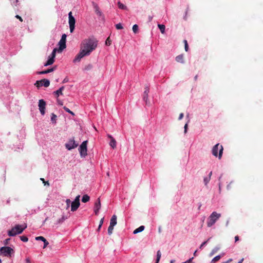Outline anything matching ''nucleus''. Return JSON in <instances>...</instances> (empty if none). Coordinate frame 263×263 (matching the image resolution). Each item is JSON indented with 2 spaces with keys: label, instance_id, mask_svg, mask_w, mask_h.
Segmentation results:
<instances>
[{
  "label": "nucleus",
  "instance_id": "f257e3e1",
  "mask_svg": "<svg viewBox=\"0 0 263 263\" xmlns=\"http://www.w3.org/2000/svg\"><path fill=\"white\" fill-rule=\"evenodd\" d=\"M98 42V40L95 38L84 40L81 44L80 50L88 56L96 49Z\"/></svg>",
  "mask_w": 263,
  "mask_h": 263
},
{
  "label": "nucleus",
  "instance_id": "f03ea898",
  "mask_svg": "<svg viewBox=\"0 0 263 263\" xmlns=\"http://www.w3.org/2000/svg\"><path fill=\"white\" fill-rule=\"evenodd\" d=\"M26 228L27 224L26 223L23 224H16L8 231V235L11 237L15 236L17 234H21Z\"/></svg>",
  "mask_w": 263,
  "mask_h": 263
},
{
  "label": "nucleus",
  "instance_id": "7ed1b4c3",
  "mask_svg": "<svg viewBox=\"0 0 263 263\" xmlns=\"http://www.w3.org/2000/svg\"><path fill=\"white\" fill-rule=\"evenodd\" d=\"M221 217V214L213 212L207 219V226L211 227Z\"/></svg>",
  "mask_w": 263,
  "mask_h": 263
},
{
  "label": "nucleus",
  "instance_id": "20e7f679",
  "mask_svg": "<svg viewBox=\"0 0 263 263\" xmlns=\"http://www.w3.org/2000/svg\"><path fill=\"white\" fill-rule=\"evenodd\" d=\"M223 149L222 146L217 143L212 148V154L216 157H218L219 159H220L222 155Z\"/></svg>",
  "mask_w": 263,
  "mask_h": 263
},
{
  "label": "nucleus",
  "instance_id": "39448f33",
  "mask_svg": "<svg viewBox=\"0 0 263 263\" xmlns=\"http://www.w3.org/2000/svg\"><path fill=\"white\" fill-rule=\"evenodd\" d=\"M66 37L67 36L66 34H63L60 41L58 43V45L59 48H57V52L61 53L63 50L66 48Z\"/></svg>",
  "mask_w": 263,
  "mask_h": 263
},
{
  "label": "nucleus",
  "instance_id": "423d86ee",
  "mask_svg": "<svg viewBox=\"0 0 263 263\" xmlns=\"http://www.w3.org/2000/svg\"><path fill=\"white\" fill-rule=\"evenodd\" d=\"M87 141H84L80 145L79 151L81 157H85L87 155Z\"/></svg>",
  "mask_w": 263,
  "mask_h": 263
},
{
  "label": "nucleus",
  "instance_id": "0eeeda50",
  "mask_svg": "<svg viewBox=\"0 0 263 263\" xmlns=\"http://www.w3.org/2000/svg\"><path fill=\"white\" fill-rule=\"evenodd\" d=\"M56 52L57 48H54L51 54L49 55L48 60L44 64V66L51 65L54 63Z\"/></svg>",
  "mask_w": 263,
  "mask_h": 263
},
{
  "label": "nucleus",
  "instance_id": "6e6552de",
  "mask_svg": "<svg viewBox=\"0 0 263 263\" xmlns=\"http://www.w3.org/2000/svg\"><path fill=\"white\" fill-rule=\"evenodd\" d=\"M68 17L70 31V32L72 33L74 29L76 21L74 17L72 15L71 12L68 13Z\"/></svg>",
  "mask_w": 263,
  "mask_h": 263
},
{
  "label": "nucleus",
  "instance_id": "1a4fd4ad",
  "mask_svg": "<svg viewBox=\"0 0 263 263\" xmlns=\"http://www.w3.org/2000/svg\"><path fill=\"white\" fill-rule=\"evenodd\" d=\"M0 251L5 256H10L13 250L9 247H3L1 248Z\"/></svg>",
  "mask_w": 263,
  "mask_h": 263
},
{
  "label": "nucleus",
  "instance_id": "9d476101",
  "mask_svg": "<svg viewBox=\"0 0 263 263\" xmlns=\"http://www.w3.org/2000/svg\"><path fill=\"white\" fill-rule=\"evenodd\" d=\"M78 145V144L76 143L73 138L70 139L68 142L65 144L66 148L69 151L76 148Z\"/></svg>",
  "mask_w": 263,
  "mask_h": 263
},
{
  "label": "nucleus",
  "instance_id": "9b49d317",
  "mask_svg": "<svg viewBox=\"0 0 263 263\" xmlns=\"http://www.w3.org/2000/svg\"><path fill=\"white\" fill-rule=\"evenodd\" d=\"M46 104V102L44 100L41 99L39 100V108L41 115L43 116L45 114Z\"/></svg>",
  "mask_w": 263,
  "mask_h": 263
},
{
  "label": "nucleus",
  "instance_id": "f8f14e48",
  "mask_svg": "<svg viewBox=\"0 0 263 263\" xmlns=\"http://www.w3.org/2000/svg\"><path fill=\"white\" fill-rule=\"evenodd\" d=\"M87 56L86 53H84L82 51L80 50L79 53L76 56L74 59L73 60V63H77L80 62L82 58L83 57Z\"/></svg>",
  "mask_w": 263,
  "mask_h": 263
},
{
  "label": "nucleus",
  "instance_id": "ddd939ff",
  "mask_svg": "<svg viewBox=\"0 0 263 263\" xmlns=\"http://www.w3.org/2000/svg\"><path fill=\"white\" fill-rule=\"evenodd\" d=\"M101 201L100 198H98L96 201L94 207V212L96 215H98L99 210L101 209Z\"/></svg>",
  "mask_w": 263,
  "mask_h": 263
},
{
  "label": "nucleus",
  "instance_id": "4468645a",
  "mask_svg": "<svg viewBox=\"0 0 263 263\" xmlns=\"http://www.w3.org/2000/svg\"><path fill=\"white\" fill-rule=\"evenodd\" d=\"M41 82V86H44L45 87H47L50 85V81L47 79H43L41 81H37V83Z\"/></svg>",
  "mask_w": 263,
  "mask_h": 263
},
{
  "label": "nucleus",
  "instance_id": "2eb2a0df",
  "mask_svg": "<svg viewBox=\"0 0 263 263\" xmlns=\"http://www.w3.org/2000/svg\"><path fill=\"white\" fill-rule=\"evenodd\" d=\"M80 203L72 201L71 203V211L72 212L76 211L79 207Z\"/></svg>",
  "mask_w": 263,
  "mask_h": 263
},
{
  "label": "nucleus",
  "instance_id": "dca6fc26",
  "mask_svg": "<svg viewBox=\"0 0 263 263\" xmlns=\"http://www.w3.org/2000/svg\"><path fill=\"white\" fill-rule=\"evenodd\" d=\"M108 137L110 139V141L109 142V145L112 148H115L116 147V141L115 139L111 136L108 135Z\"/></svg>",
  "mask_w": 263,
  "mask_h": 263
},
{
  "label": "nucleus",
  "instance_id": "f3484780",
  "mask_svg": "<svg viewBox=\"0 0 263 263\" xmlns=\"http://www.w3.org/2000/svg\"><path fill=\"white\" fill-rule=\"evenodd\" d=\"M149 93V88L146 87L145 88V90L143 93V99L145 102L146 104L147 103L148 94Z\"/></svg>",
  "mask_w": 263,
  "mask_h": 263
},
{
  "label": "nucleus",
  "instance_id": "a211bd4d",
  "mask_svg": "<svg viewBox=\"0 0 263 263\" xmlns=\"http://www.w3.org/2000/svg\"><path fill=\"white\" fill-rule=\"evenodd\" d=\"M92 4H93V8L95 10V12L97 14V15H98L99 16H101L102 13L101 11H100L98 5L95 3H93Z\"/></svg>",
  "mask_w": 263,
  "mask_h": 263
},
{
  "label": "nucleus",
  "instance_id": "6ab92c4d",
  "mask_svg": "<svg viewBox=\"0 0 263 263\" xmlns=\"http://www.w3.org/2000/svg\"><path fill=\"white\" fill-rule=\"evenodd\" d=\"M117 224V216L115 215H114L110 219V226H115Z\"/></svg>",
  "mask_w": 263,
  "mask_h": 263
},
{
  "label": "nucleus",
  "instance_id": "aec40b11",
  "mask_svg": "<svg viewBox=\"0 0 263 263\" xmlns=\"http://www.w3.org/2000/svg\"><path fill=\"white\" fill-rule=\"evenodd\" d=\"M54 69H55L54 68H51L48 69L46 70L40 71L38 72V74H47V73H48L53 71Z\"/></svg>",
  "mask_w": 263,
  "mask_h": 263
},
{
  "label": "nucleus",
  "instance_id": "412c9836",
  "mask_svg": "<svg viewBox=\"0 0 263 263\" xmlns=\"http://www.w3.org/2000/svg\"><path fill=\"white\" fill-rule=\"evenodd\" d=\"M144 228H145V227H144V226H141L139 228H138L136 229H135L133 233L134 234H137L138 233L141 232H142L144 230Z\"/></svg>",
  "mask_w": 263,
  "mask_h": 263
},
{
  "label": "nucleus",
  "instance_id": "4be33fe9",
  "mask_svg": "<svg viewBox=\"0 0 263 263\" xmlns=\"http://www.w3.org/2000/svg\"><path fill=\"white\" fill-rule=\"evenodd\" d=\"M224 255V253H222V254H221V255H217L216 256H215L212 259L211 263H215L216 261L219 260L220 259V258L222 256H223Z\"/></svg>",
  "mask_w": 263,
  "mask_h": 263
},
{
  "label": "nucleus",
  "instance_id": "5701e85b",
  "mask_svg": "<svg viewBox=\"0 0 263 263\" xmlns=\"http://www.w3.org/2000/svg\"><path fill=\"white\" fill-rule=\"evenodd\" d=\"M176 61L177 62L183 63L184 60H183V55L182 54H180L176 57Z\"/></svg>",
  "mask_w": 263,
  "mask_h": 263
},
{
  "label": "nucleus",
  "instance_id": "b1692460",
  "mask_svg": "<svg viewBox=\"0 0 263 263\" xmlns=\"http://www.w3.org/2000/svg\"><path fill=\"white\" fill-rule=\"evenodd\" d=\"M64 86H62L60 87L58 90L54 92V93L56 95L57 97H58L60 95H63L62 91L64 89Z\"/></svg>",
  "mask_w": 263,
  "mask_h": 263
},
{
  "label": "nucleus",
  "instance_id": "393cba45",
  "mask_svg": "<svg viewBox=\"0 0 263 263\" xmlns=\"http://www.w3.org/2000/svg\"><path fill=\"white\" fill-rule=\"evenodd\" d=\"M212 172H211L209 173V176L208 177L204 178L203 181H204V183L205 185H206L208 184V183L209 182V181L211 179V176L212 175Z\"/></svg>",
  "mask_w": 263,
  "mask_h": 263
},
{
  "label": "nucleus",
  "instance_id": "a878e982",
  "mask_svg": "<svg viewBox=\"0 0 263 263\" xmlns=\"http://www.w3.org/2000/svg\"><path fill=\"white\" fill-rule=\"evenodd\" d=\"M67 217H65V216L63 215L62 217L60 218H59L57 222H56V224L57 225H59L62 223H63L66 219Z\"/></svg>",
  "mask_w": 263,
  "mask_h": 263
},
{
  "label": "nucleus",
  "instance_id": "bb28decb",
  "mask_svg": "<svg viewBox=\"0 0 263 263\" xmlns=\"http://www.w3.org/2000/svg\"><path fill=\"white\" fill-rule=\"evenodd\" d=\"M90 199V197L87 195H84L83 196L82 198V201L84 203L88 202Z\"/></svg>",
  "mask_w": 263,
  "mask_h": 263
},
{
  "label": "nucleus",
  "instance_id": "cd10ccee",
  "mask_svg": "<svg viewBox=\"0 0 263 263\" xmlns=\"http://www.w3.org/2000/svg\"><path fill=\"white\" fill-rule=\"evenodd\" d=\"M220 249V247H215L211 252L210 254V256H213L215 253H216Z\"/></svg>",
  "mask_w": 263,
  "mask_h": 263
},
{
  "label": "nucleus",
  "instance_id": "c85d7f7f",
  "mask_svg": "<svg viewBox=\"0 0 263 263\" xmlns=\"http://www.w3.org/2000/svg\"><path fill=\"white\" fill-rule=\"evenodd\" d=\"M161 256V253L160 250H158L157 252V258L156 263H158L160 261Z\"/></svg>",
  "mask_w": 263,
  "mask_h": 263
},
{
  "label": "nucleus",
  "instance_id": "c756f323",
  "mask_svg": "<svg viewBox=\"0 0 263 263\" xmlns=\"http://www.w3.org/2000/svg\"><path fill=\"white\" fill-rule=\"evenodd\" d=\"M118 5L119 8L121 9L126 10L127 9V7L123 4L121 3L120 2L118 3Z\"/></svg>",
  "mask_w": 263,
  "mask_h": 263
},
{
  "label": "nucleus",
  "instance_id": "7c9ffc66",
  "mask_svg": "<svg viewBox=\"0 0 263 263\" xmlns=\"http://www.w3.org/2000/svg\"><path fill=\"white\" fill-rule=\"evenodd\" d=\"M111 42H112V39H111V36L110 35L106 39V40L105 41V45L106 46H109L111 45Z\"/></svg>",
  "mask_w": 263,
  "mask_h": 263
},
{
  "label": "nucleus",
  "instance_id": "2f4dec72",
  "mask_svg": "<svg viewBox=\"0 0 263 263\" xmlns=\"http://www.w3.org/2000/svg\"><path fill=\"white\" fill-rule=\"evenodd\" d=\"M158 27L160 29V30L161 33H164L165 29V25H164L163 24H159L158 25Z\"/></svg>",
  "mask_w": 263,
  "mask_h": 263
},
{
  "label": "nucleus",
  "instance_id": "473e14b6",
  "mask_svg": "<svg viewBox=\"0 0 263 263\" xmlns=\"http://www.w3.org/2000/svg\"><path fill=\"white\" fill-rule=\"evenodd\" d=\"M57 116L52 113L51 116V121L52 123H56Z\"/></svg>",
  "mask_w": 263,
  "mask_h": 263
},
{
  "label": "nucleus",
  "instance_id": "72a5a7b5",
  "mask_svg": "<svg viewBox=\"0 0 263 263\" xmlns=\"http://www.w3.org/2000/svg\"><path fill=\"white\" fill-rule=\"evenodd\" d=\"M92 66L91 64H88L86 66H85L84 68V70H86V71H88V70H90L92 69Z\"/></svg>",
  "mask_w": 263,
  "mask_h": 263
},
{
  "label": "nucleus",
  "instance_id": "f704fd0d",
  "mask_svg": "<svg viewBox=\"0 0 263 263\" xmlns=\"http://www.w3.org/2000/svg\"><path fill=\"white\" fill-rule=\"evenodd\" d=\"M114 226H110L108 228V233L109 235H111L112 233L114 230Z\"/></svg>",
  "mask_w": 263,
  "mask_h": 263
},
{
  "label": "nucleus",
  "instance_id": "c9c22d12",
  "mask_svg": "<svg viewBox=\"0 0 263 263\" xmlns=\"http://www.w3.org/2000/svg\"><path fill=\"white\" fill-rule=\"evenodd\" d=\"M20 238L21 240L23 242H27L28 241V237L25 236H21Z\"/></svg>",
  "mask_w": 263,
  "mask_h": 263
},
{
  "label": "nucleus",
  "instance_id": "e433bc0d",
  "mask_svg": "<svg viewBox=\"0 0 263 263\" xmlns=\"http://www.w3.org/2000/svg\"><path fill=\"white\" fill-rule=\"evenodd\" d=\"M66 209H68L70 207V206H71V201L69 199H67L66 200Z\"/></svg>",
  "mask_w": 263,
  "mask_h": 263
},
{
  "label": "nucleus",
  "instance_id": "4c0bfd02",
  "mask_svg": "<svg viewBox=\"0 0 263 263\" xmlns=\"http://www.w3.org/2000/svg\"><path fill=\"white\" fill-rule=\"evenodd\" d=\"M210 239V238H209L206 241H205L204 242H203L201 245L199 247V249H202L203 248V247L207 243V242H208V241Z\"/></svg>",
  "mask_w": 263,
  "mask_h": 263
},
{
  "label": "nucleus",
  "instance_id": "58836bf2",
  "mask_svg": "<svg viewBox=\"0 0 263 263\" xmlns=\"http://www.w3.org/2000/svg\"><path fill=\"white\" fill-rule=\"evenodd\" d=\"M35 239L36 240H41L42 241L45 240V238L43 236H37Z\"/></svg>",
  "mask_w": 263,
  "mask_h": 263
},
{
  "label": "nucleus",
  "instance_id": "ea45409f",
  "mask_svg": "<svg viewBox=\"0 0 263 263\" xmlns=\"http://www.w3.org/2000/svg\"><path fill=\"white\" fill-rule=\"evenodd\" d=\"M138 29V26L136 24L134 25L133 27V31L134 33H136Z\"/></svg>",
  "mask_w": 263,
  "mask_h": 263
},
{
  "label": "nucleus",
  "instance_id": "a19ab883",
  "mask_svg": "<svg viewBox=\"0 0 263 263\" xmlns=\"http://www.w3.org/2000/svg\"><path fill=\"white\" fill-rule=\"evenodd\" d=\"M184 46H185V50L186 51H187L188 50H189V46H188V44H187V41L186 40H184Z\"/></svg>",
  "mask_w": 263,
  "mask_h": 263
},
{
  "label": "nucleus",
  "instance_id": "79ce46f5",
  "mask_svg": "<svg viewBox=\"0 0 263 263\" xmlns=\"http://www.w3.org/2000/svg\"><path fill=\"white\" fill-rule=\"evenodd\" d=\"M80 195L77 196L76 197V198H75V199L74 200V201H74L75 202H77V203H80Z\"/></svg>",
  "mask_w": 263,
  "mask_h": 263
},
{
  "label": "nucleus",
  "instance_id": "37998d69",
  "mask_svg": "<svg viewBox=\"0 0 263 263\" xmlns=\"http://www.w3.org/2000/svg\"><path fill=\"white\" fill-rule=\"evenodd\" d=\"M44 242V246H43V248H45L49 244V242L46 240V239H45V240L43 241Z\"/></svg>",
  "mask_w": 263,
  "mask_h": 263
},
{
  "label": "nucleus",
  "instance_id": "c03bdc74",
  "mask_svg": "<svg viewBox=\"0 0 263 263\" xmlns=\"http://www.w3.org/2000/svg\"><path fill=\"white\" fill-rule=\"evenodd\" d=\"M116 27L117 29H120L123 28L122 25L120 23L117 24Z\"/></svg>",
  "mask_w": 263,
  "mask_h": 263
},
{
  "label": "nucleus",
  "instance_id": "a18cd8bd",
  "mask_svg": "<svg viewBox=\"0 0 263 263\" xmlns=\"http://www.w3.org/2000/svg\"><path fill=\"white\" fill-rule=\"evenodd\" d=\"M41 180L43 181V183H44L45 185H46V184L49 185V183H48V182H46L44 178H41Z\"/></svg>",
  "mask_w": 263,
  "mask_h": 263
},
{
  "label": "nucleus",
  "instance_id": "49530a36",
  "mask_svg": "<svg viewBox=\"0 0 263 263\" xmlns=\"http://www.w3.org/2000/svg\"><path fill=\"white\" fill-rule=\"evenodd\" d=\"M63 109H64V110H65V111H66L67 112H68V113H69V112H70V111H71V110H70L68 108H67V107L64 106V107H63Z\"/></svg>",
  "mask_w": 263,
  "mask_h": 263
},
{
  "label": "nucleus",
  "instance_id": "de8ad7c7",
  "mask_svg": "<svg viewBox=\"0 0 263 263\" xmlns=\"http://www.w3.org/2000/svg\"><path fill=\"white\" fill-rule=\"evenodd\" d=\"M16 18L18 19L21 22L23 21V18L18 15H16L15 16Z\"/></svg>",
  "mask_w": 263,
  "mask_h": 263
},
{
  "label": "nucleus",
  "instance_id": "09e8293b",
  "mask_svg": "<svg viewBox=\"0 0 263 263\" xmlns=\"http://www.w3.org/2000/svg\"><path fill=\"white\" fill-rule=\"evenodd\" d=\"M188 124L187 123H186L184 125V133L186 134L187 132V129Z\"/></svg>",
  "mask_w": 263,
  "mask_h": 263
},
{
  "label": "nucleus",
  "instance_id": "8fccbe9b",
  "mask_svg": "<svg viewBox=\"0 0 263 263\" xmlns=\"http://www.w3.org/2000/svg\"><path fill=\"white\" fill-rule=\"evenodd\" d=\"M193 259V257L189 259H188L187 260H186V261H185L184 262H186V263H192Z\"/></svg>",
  "mask_w": 263,
  "mask_h": 263
},
{
  "label": "nucleus",
  "instance_id": "3c124183",
  "mask_svg": "<svg viewBox=\"0 0 263 263\" xmlns=\"http://www.w3.org/2000/svg\"><path fill=\"white\" fill-rule=\"evenodd\" d=\"M183 116H184V115H183V113H181V114H180L179 116V118H178V119H179V120H181V119L183 118Z\"/></svg>",
  "mask_w": 263,
  "mask_h": 263
},
{
  "label": "nucleus",
  "instance_id": "603ef678",
  "mask_svg": "<svg viewBox=\"0 0 263 263\" xmlns=\"http://www.w3.org/2000/svg\"><path fill=\"white\" fill-rule=\"evenodd\" d=\"M35 85L37 87H40L41 86V82H39L38 83H37V81H36L35 83Z\"/></svg>",
  "mask_w": 263,
  "mask_h": 263
},
{
  "label": "nucleus",
  "instance_id": "864d4df0",
  "mask_svg": "<svg viewBox=\"0 0 263 263\" xmlns=\"http://www.w3.org/2000/svg\"><path fill=\"white\" fill-rule=\"evenodd\" d=\"M103 221H104V218H102L100 220L99 224L102 226V224L103 223Z\"/></svg>",
  "mask_w": 263,
  "mask_h": 263
},
{
  "label": "nucleus",
  "instance_id": "5fc2aeb1",
  "mask_svg": "<svg viewBox=\"0 0 263 263\" xmlns=\"http://www.w3.org/2000/svg\"><path fill=\"white\" fill-rule=\"evenodd\" d=\"M18 0H14L13 4H14L15 6H16L17 3H18Z\"/></svg>",
  "mask_w": 263,
  "mask_h": 263
},
{
  "label": "nucleus",
  "instance_id": "6e6d98bb",
  "mask_svg": "<svg viewBox=\"0 0 263 263\" xmlns=\"http://www.w3.org/2000/svg\"><path fill=\"white\" fill-rule=\"evenodd\" d=\"M238 240H239V237H238V236H236L235 237V241H238Z\"/></svg>",
  "mask_w": 263,
  "mask_h": 263
},
{
  "label": "nucleus",
  "instance_id": "4d7b16f0",
  "mask_svg": "<svg viewBox=\"0 0 263 263\" xmlns=\"http://www.w3.org/2000/svg\"><path fill=\"white\" fill-rule=\"evenodd\" d=\"M232 260V259L230 258V259H229L228 260H227V261H226L225 262L229 263V262H230Z\"/></svg>",
  "mask_w": 263,
  "mask_h": 263
},
{
  "label": "nucleus",
  "instance_id": "13d9d810",
  "mask_svg": "<svg viewBox=\"0 0 263 263\" xmlns=\"http://www.w3.org/2000/svg\"><path fill=\"white\" fill-rule=\"evenodd\" d=\"M58 102L59 104H60L61 105H63L62 103L58 99Z\"/></svg>",
  "mask_w": 263,
  "mask_h": 263
},
{
  "label": "nucleus",
  "instance_id": "bf43d9fd",
  "mask_svg": "<svg viewBox=\"0 0 263 263\" xmlns=\"http://www.w3.org/2000/svg\"><path fill=\"white\" fill-rule=\"evenodd\" d=\"M69 114H70L72 116H74V114L73 112H72V111H70V112H69Z\"/></svg>",
  "mask_w": 263,
  "mask_h": 263
},
{
  "label": "nucleus",
  "instance_id": "052dcab7",
  "mask_svg": "<svg viewBox=\"0 0 263 263\" xmlns=\"http://www.w3.org/2000/svg\"><path fill=\"white\" fill-rule=\"evenodd\" d=\"M69 114H70L72 116H74V114L73 112H72V111H70V112H69Z\"/></svg>",
  "mask_w": 263,
  "mask_h": 263
},
{
  "label": "nucleus",
  "instance_id": "680f3d73",
  "mask_svg": "<svg viewBox=\"0 0 263 263\" xmlns=\"http://www.w3.org/2000/svg\"><path fill=\"white\" fill-rule=\"evenodd\" d=\"M101 227H102V226H101V225H100V224L99 225V227H98V231L100 229V228H101Z\"/></svg>",
  "mask_w": 263,
  "mask_h": 263
},
{
  "label": "nucleus",
  "instance_id": "e2e57ef3",
  "mask_svg": "<svg viewBox=\"0 0 263 263\" xmlns=\"http://www.w3.org/2000/svg\"><path fill=\"white\" fill-rule=\"evenodd\" d=\"M197 250H196V251L194 252V256H196V253H197Z\"/></svg>",
  "mask_w": 263,
  "mask_h": 263
},
{
  "label": "nucleus",
  "instance_id": "0e129e2a",
  "mask_svg": "<svg viewBox=\"0 0 263 263\" xmlns=\"http://www.w3.org/2000/svg\"><path fill=\"white\" fill-rule=\"evenodd\" d=\"M219 190H220L221 189V185H220V183L219 184Z\"/></svg>",
  "mask_w": 263,
  "mask_h": 263
},
{
  "label": "nucleus",
  "instance_id": "69168bd1",
  "mask_svg": "<svg viewBox=\"0 0 263 263\" xmlns=\"http://www.w3.org/2000/svg\"><path fill=\"white\" fill-rule=\"evenodd\" d=\"M229 224V221H227V223H226V226H228Z\"/></svg>",
  "mask_w": 263,
  "mask_h": 263
},
{
  "label": "nucleus",
  "instance_id": "338daca9",
  "mask_svg": "<svg viewBox=\"0 0 263 263\" xmlns=\"http://www.w3.org/2000/svg\"><path fill=\"white\" fill-rule=\"evenodd\" d=\"M174 261L173 260H172L171 261V263H174Z\"/></svg>",
  "mask_w": 263,
  "mask_h": 263
},
{
  "label": "nucleus",
  "instance_id": "774afa93",
  "mask_svg": "<svg viewBox=\"0 0 263 263\" xmlns=\"http://www.w3.org/2000/svg\"><path fill=\"white\" fill-rule=\"evenodd\" d=\"M197 79V76H196L195 77V80H196Z\"/></svg>",
  "mask_w": 263,
  "mask_h": 263
}]
</instances>
